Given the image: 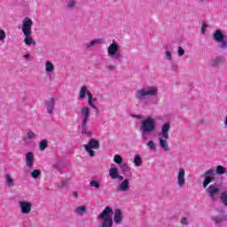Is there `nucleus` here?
Masks as SVG:
<instances>
[{
	"label": "nucleus",
	"instance_id": "obj_5",
	"mask_svg": "<svg viewBox=\"0 0 227 227\" xmlns=\"http://www.w3.org/2000/svg\"><path fill=\"white\" fill-rule=\"evenodd\" d=\"M158 90L156 87L150 86L147 88V90L145 89L138 90L136 92V97L138 100H145V97H155L157 95Z\"/></svg>",
	"mask_w": 227,
	"mask_h": 227
},
{
	"label": "nucleus",
	"instance_id": "obj_12",
	"mask_svg": "<svg viewBox=\"0 0 227 227\" xmlns=\"http://www.w3.org/2000/svg\"><path fill=\"white\" fill-rule=\"evenodd\" d=\"M185 184V169L181 168L177 174V185H179V187H184Z\"/></svg>",
	"mask_w": 227,
	"mask_h": 227
},
{
	"label": "nucleus",
	"instance_id": "obj_6",
	"mask_svg": "<svg viewBox=\"0 0 227 227\" xmlns=\"http://www.w3.org/2000/svg\"><path fill=\"white\" fill-rule=\"evenodd\" d=\"M84 148L86 152H88L90 157H95V151L93 150H98V148H100V144L98 140L91 138L89 140L88 145H84Z\"/></svg>",
	"mask_w": 227,
	"mask_h": 227
},
{
	"label": "nucleus",
	"instance_id": "obj_51",
	"mask_svg": "<svg viewBox=\"0 0 227 227\" xmlns=\"http://www.w3.org/2000/svg\"><path fill=\"white\" fill-rule=\"evenodd\" d=\"M93 102H97V98H92V103H93Z\"/></svg>",
	"mask_w": 227,
	"mask_h": 227
},
{
	"label": "nucleus",
	"instance_id": "obj_53",
	"mask_svg": "<svg viewBox=\"0 0 227 227\" xmlns=\"http://www.w3.org/2000/svg\"><path fill=\"white\" fill-rule=\"evenodd\" d=\"M200 1H202V2H203V1H205V0H200Z\"/></svg>",
	"mask_w": 227,
	"mask_h": 227
},
{
	"label": "nucleus",
	"instance_id": "obj_31",
	"mask_svg": "<svg viewBox=\"0 0 227 227\" xmlns=\"http://www.w3.org/2000/svg\"><path fill=\"white\" fill-rule=\"evenodd\" d=\"M90 187H95V189H98L100 187V182H98L97 180H92L90 183Z\"/></svg>",
	"mask_w": 227,
	"mask_h": 227
},
{
	"label": "nucleus",
	"instance_id": "obj_13",
	"mask_svg": "<svg viewBox=\"0 0 227 227\" xmlns=\"http://www.w3.org/2000/svg\"><path fill=\"white\" fill-rule=\"evenodd\" d=\"M25 160L27 168L31 169L33 164L35 163V154L32 152L27 153L25 155Z\"/></svg>",
	"mask_w": 227,
	"mask_h": 227
},
{
	"label": "nucleus",
	"instance_id": "obj_26",
	"mask_svg": "<svg viewBox=\"0 0 227 227\" xmlns=\"http://www.w3.org/2000/svg\"><path fill=\"white\" fill-rule=\"evenodd\" d=\"M220 200L222 201V203L227 207V191L222 192Z\"/></svg>",
	"mask_w": 227,
	"mask_h": 227
},
{
	"label": "nucleus",
	"instance_id": "obj_48",
	"mask_svg": "<svg viewBox=\"0 0 227 227\" xmlns=\"http://www.w3.org/2000/svg\"><path fill=\"white\" fill-rule=\"evenodd\" d=\"M24 58H25L26 59H28V58H31V55L26 54V55L24 56Z\"/></svg>",
	"mask_w": 227,
	"mask_h": 227
},
{
	"label": "nucleus",
	"instance_id": "obj_46",
	"mask_svg": "<svg viewBox=\"0 0 227 227\" xmlns=\"http://www.w3.org/2000/svg\"><path fill=\"white\" fill-rule=\"evenodd\" d=\"M82 134H87V132H86V126L85 127H82Z\"/></svg>",
	"mask_w": 227,
	"mask_h": 227
},
{
	"label": "nucleus",
	"instance_id": "obj_21",
	"mask_svg": "<svg viewBox=\"0 0 227 227\" xmlns=\"http://www.w3.org/2000/svg\"><path fill=\"white\" fill-rule=\"evenodd\" d=\"M74 214L77 215H82L83 214H86V206L77 207L74 210Z\"/></svg>",
	"mask_w": 227,
	"mask_h": 227
},
{
	"label": "nucleus",
	"instance_id": "obj_7",
	"mask_svg": "<svg viewBox=\"0 0 227 227\" xmlns=\"http://www.w3.org/2000/svg\"><path fill=\"white\" fill-rule=\"evenodd\" d=\"M204 176L205 179L202 185L204 189H207V187H208V184L215 180V170L212 168L208 169L204 173Z\"/></svg>",
	"mask_w": 227,
	"mask_h": 227
},
{
	"label": "nucleus",
	"instance_id": "obj_18",
	"mask_svg": "<svg viewBox=\"0 0 227 227\" xmlns=\"http://www.w3.org/2000/svg\"><path fill=\"white\" fill-rule=\"evenodd\" d=\"M214 40H215V42H223V40H224V35H223V32L221 30H215L214 35Z\"/></svg>",
	"mask_w": 227,
	"mask_h": 227
},
{
	"label": "nucleus",
	"instance_id": "obj_43",
	"mask_svg": "<svg viewBox=\"0 0 227 227\" xmlns=\"http://www.w3.org/2000/svg\"><path fill=\"white\" fill-rule=\"evenodd\" d=\"M166 58H167V59H171V52L169 51H166Z\"/></svg>",
	"mask_w": 227,
	"mask_h": 227
},
{
	"label": "nucleus",
	"instance_id": "obj_9",
	"mask_svg": "<svg viewBox=\"0 0 227 227\" xmlns=\"http://www.w3.org/2000/svg\"><path fill=\"white\" fill-rule=\"evenodd\" d=\"M206 192H207L213 201H215V196L221 192V188L217 185L211 184L206 189Z\"/></svg>",
	"mask_w": 227,
	"mask_h": 227
},
{
	"label": "nucleus",
	"instance_id": "obj_35",
	"mask_svg": "<svg viewBox=\"0 0 227 227\" xmlns=\"http://www.w3.org/2000/svg\"><path fill=\"white\" fill-rule=\"evenodd\" d=\"M119 166H121V169L122 173H125L127 171V169H129V166H127V163H121Z\"/></svg>",
	"mask_w": 227,
	"mask_h": 227
},
{
	"label": "nucleus",
	"instance_id": "obj_30",
	"mask_svg": "<svg viewBox=\"0 0 227 227\" xmlns=\"http://www.w3.org/2000/svg\"><path fill=\"white\" fill-rule=\"evenodd\" d=\"M114 162H115V164H119V166L123 163V158H121V156L120 155H115L114 158Z\"/></svg>",
	"mask_w": 227,
	"mask_h": 227
},
{
	"label": "nucleus",
	"instance_id": "obj_37",
	"mask_svg": "<svg viewBox=\"0 0 227 227\" xmlns=\"http://www.w3.org/2000/svg\"><path fill=\"white\" fill-rule=\"evenodd\" d=\"M218 43H221L220 44L221 49H226V47H227V42L226 41L223 40L222 42H218Z\"/></svg>",
	"mask_w": 227,
	"mask_h": 227
},
{
	"label": "nucleus",
	"instance_id": "obj_47",
	"mask_svg": "<svg viewBox=\"0 0 227 227\" xmlns=\"http://www.w3.org/2000/svg\"><path fill=\"white\" fill-rule=\"evenodd\" d=\"M205 27H207V25L203 24V25H202V33H203V34L205 33Z\"/></svg>",
	"mask_w": 227,
	"mask_h": 227
},
{
	"label": "nucleus",
	"instance_id": "obj_50",
	"mask_svg": "<svg viewBox=\"0 0 227 227\" xmlns=\"http://www.w3.org/2000/svg\"><path fill=\"white\" fill-rule=\"evenodd\" d=\"M86 134H87L88 137H91V131H89Z\"/></svg>",
	"mask_w": 227,
	"mask_h": 227
},
{
	"label": "nucleus",
	"instance_id": "obj_4",
	"mask_svg": "<svg viewBox=\"0 0 227 227\" xmlns=\"http://www.w3.org/2000/svg\"><path fill=\"white\" fill-rule=\"evenodd\" d=\"M113 214V208L106 207L103 212L98 215V219H102L103 222L99 227H113V218L109 217Z\"/></svg>",
	"mask_w": 227,
	"mask_h": 227
},
{
	"label": "nucleus",
	"instance_id": "obj_33",
	"mask_svg": "<svg viewBox=\"0 0 227 227\" xmlns=\"http://www.w3.org/2000/svg\"><path fill=\"white\" fill-rule=\"evenodd\" d=\"M96 43H102V39H97V40L91 41L90 43H89L87 44V47H88V48L93 47V45H96Z\"/></svg>",
	"mask_w": 227,
	"mask_h": 227
},
{
	"label": "nucleus",
	"instance_id": "obj_2",
	"mask_svg": "<svg viewBox=\"0 0 227 227\" xmlns=\"http://www.w3.org/2000/svg\"><path fill=\"white\" fill-rule=\"evenodd\" d=\"M157 129L155 119L151 116L146 117L142 121L140 126V132L142 134H152Z\"/></svg>",
	"mask_w": 227,
	"mask_h": 227
},
{
	"label": "nucleus",
	"instance_id": "obj_23",
	"mask_svg": "<svg viewBox=\"0 0 227 227\" xmlns=\"http://www.w3.org/2000/svg\"><path fill=\"white\" fill-rule=\"evenodd\" d=\"M88 87L83 85L80 90V98H86V93H88Z\"/></svg>",
	"mask_w": 227,
	"mask_h": 227
},
{
	"label": "nucleus",
	"instance_id": "obj_15",
	"mask_svg": "<svg viewBox=\"0 0 227 227\" xmlns=\"http://www.w3.org/2000/svg\"><path fill=\"white\" fill-rule=\"evenodd\" d=\"M121 221H123V213L121 212V209H115L114 222L115 224H121Z\"/></svg>",
	"mask_w": 227,
	"mask_h": 227
},
{
	"label": "nucleus",
	"instance_id": "obj_36",
	"mask_svg": "<svg viewBox=\"0 0 227 227\" xmlns=\"http://www.w3.org/2000/svg\"><path fill=\"white\" fill-rule=\"evenodd\" d=\"M74 6H75V0H69L67 8H74Z\"/></svg>",
	"mask_w": 227,
	"mask_h": 227
},
{
	"label": "nucleus",
	"instance_id": "obj_32",
	"mask_svg": "<svg viewBox=\"0 0 227 227\" xmlns=\"http://www.w3.org/2000/svg\"><path fill=\"white\" fill-rule=\"evenodd\" d=\"M224 217H226V216H220V217L213 218L212 221L215 223V224H221V223H223V221H224Z\"/></svg>",
	"mask_w": 227,
	"mask_h": 227
},
{
	"label": "nucleus",
	"instance_id": "obj_34",
	"mask_svg": "<svg viewBox=\"0 0 227 227\" xmlns=\"http://www.w3.org/2000/svg\"><path fill=\"white\" fill-rule=\"evenodd\" d=\"M147 146H149L150 150H155L157 148V146L155 145V143L152 140H150L147 143Z\"/></svg>",
	"mask_w": 227,
	"mask_h": 227
},
{
	"label": "nucleus",
	"instance_id": "obj_29",
	"mask_svg": "<svg viewBox=\"0 0 227 227\" xmlns=\"http://www.w3.org/2000/svg\"><path fill=\"white\" fill-rule=\"evenodd\" d=\"M40 175H42V170H40V169H35L31 173L32 178H35V179L38 178V176H40Z\"/></svg>",
	"mask_w": 227,
	"mask_h": 227
},
{
	"label": "nucleus",
	"instance_id": "obj_42",
	"mask_svg": "<svg viewBox=\"0 0 227 227\" xmlns=\"http://www.w3.org/2000/svg\"><path fill=\"white\" fill-rule=\"evenodd\" d=\"M107 70H110V71L116 70V66L109 65L107 66Z\"/></svg>",
	"mask_w": 227,
	"mask_h": 227
},
{
	"label": "nucleus",
	"instance_id": "obj_22",
	"mask_svg": "<svg viewBox=\"0 0 227 227\" xmlns=\"http://www.w3.org/2000/svg\"><path fill=\"white\" fill-rule=\"evenodd\" d=\"M47 146H49V141L47 139H43L39 144V149L43 152Z\"/></svg>",
	"mask_w": 227,
	"mask_h": 227
},
{
	"label": "nucleus",
	"instance_id": "obj_25",
	"mask_svg": "<svg viewBox=\"0 0 227 227\" xmlns=\"http://www.w3.org/2000/svg\"><path fill=\"white\" fill-rule=\"evenodd\" d=\"M45 70L46 72H54V65L51 61H47L45 63Z\"/></svg>",
	"mask_w": 227,
	"mask_h": 227
},
{
	"label": "nucleus",
	"instance_id": "obj_44",
	"mask_svg": "<svg viewBox=\"0 0 227 227\" xmlns=\"http://www.w3.org/2000/svg\"><path fill=\"white\" fill-rule=\"evenodd\" d=\"M116 180H120V181L123 180V176H120V174H119V175L117 176Z\"/></svg>",
	"mask_w": 227,
	"mask_h": 227
},
{
	"label": "nucleus",
	"instance_id": "obj_24",
	"mask_svg": "<svg viewBox=\"0 0 227 227\" xmlns=\"http://www.w3.org/2000/svg\"><path fill=\"white\" fill-rule=\"evenodd\" d=\"M134 164L137 167H139V166L143 165V160H141V156L135 155V157H134Z\"/></svg>",
	"mask_w": 227,
	"mask_h": 227
},
{
	"label": "nucleus",
	"instance_id": "obj_39",
	"mask_svg": "<svg viewBox=\"0 0 227 227\" xmlns=\"http://www.w3.org/2000/svg\"><path fill=\"white\" fill-rule=\"evenodd\" d=\"M177 54H178L179 56H184V54H185V51L184 50V48L179 47V48H178Z\"/></svg>",
	"mask_w": 227,
	"mask_h": 227
},
{
	"label": "nucleus",
	"instance_id": "obj_10",
	"mask_svg": "<svg viewBox=\"0 0 227 227\" xmlns=\"http://www.w3.org/2000/svg\"><path fill=\"white\" fill-rule=\"evenodd\" d=\"M81 114H82V127H86V123H88V120H90V108L89 107H83L81 110Z\"/></svg>",
	"mask_w": 227,
	"mask_h": 227
},
{
	"label": "nucleus",
	"instance_id": "obj_28",
	"mask_svg": "<svg viewBox=\"0 0 227 227\" xmlns=\"http://www.w3.org/2000/svg\"><path fill=\"white\" fill-rule=\"evenodd\" d=\"M224 62V59L219 57L216 59L212 61V66L213 67H217V65H221V63Z\"/></svg>",
	"mask_w": 227,
	"mask_h": 227
},
{
	"label": "nucleus",
	"instance_id": "obj_27",
	"mask_svg": "<svg viewBox=\"0 0 227 227\" xmlns=\"http://www.w3.org/2000/svg\"><path fill=\"white\" fill-rule=\"evenodd\" d=\"M216 174L217 175H224V173H226V168L221 166V165H218L216 167Z\"/></svg>",
	"mask_w": 227,
	"mask_h": 227
},
{
	"label": "nucleus",
	"instance_id": "obj_14",
	"mask_svg": "<svg viewBox=\"0 0 227 227\" xmlns=\"http://www.w3.org/2000/svg\"><path fill=\"white\" fill-rule=\"evenodd\" d=\"M45 106L47 109L48 114H52V111H54V106H56V100L54 98H51L47 101H45Z\"/></svg>",
	"mask_w": 227,
	"mask_h": 227
},
{
	"label": "nucleus",
	"instance_id": "obj_8",
	"mask_svg": "<svg viewBox=\"0 0 227 227\" xmlns=\"http://www.w3.org/2000/svg\"><path fill=\"white\" fill-rule=\"evenodd\" d=\"M107 52L108 56L111 58H114V59L121 61V55L118 53V44L116 43H113L108 46Z\"/></svg>",
	"mask_w": 227,
	"mask_h": 227
},
{
	"label": "nucleus",
	"instance_id": "obj_3",
	"mask_svg": "<svg viewBox=\"0 0 227 227\" xmlns=\"http://www.w3.org/2000/svg\"><path fill=\"white\" fill-rule=\"evenodd\" d=\"M171 129V125L169 123H165L161 127V137H160V146L164 150V152H169V145H168V141L164 139H169V129Z\"/></svg>",
	"mask_w": 227,
	"mask_h": 227
},
{
	"label": "nucleus",
	"instance_id": "obj_1",
	"mask_svg": "<svg viewBox=\"0 0 227 227\" xmlns=\"http://www.w3.org/2000/svg\"><path fill=\"white\" fill-rule=\"evenodd\" d=\"M33 27V20L29 18H25L23 20L22 25V33L25 36L24 43L26 45H36V42L33 41V37L31 36L32 32L31 28Z\"/></svg>",
	"mask_w": 227,
	"mask_h": 227
},
{
	"label": "nucleus",
	"instance_id": "obj_11",
	"mask_svg": "<svg viewBox=\"0 0 227 227\" xmlns=\"http://www.w3.org/2000/svg\"><path fill=\"white\" fill-rule=\"evenodd\" d=\"M33 205L29 201H20V208L22 214L27 215L31 213Z\"/></svg>",
	"mask_w": 227,
	"mask_h": 227
},
{
	"label": "nucleus",
	"instance_id": "obj_19",
	"mask_svg": "<svg viewBox=\"0 0 227 227\" xmlns=\"http://www.w3.org/2000/svg\"><path fill=\"white\" fill-rule=\"evenodd\" d=\"M109 175H110V178H112V180H116V178H118V176L120 175L118 173V168H111L109 169Z\"/></svg>",
	"mask_w": 227,
	"mask_h": 227
},
{
	"label": "nucleus",
	"instance_id": "obj_52",
	"mask_svg": "<svg viewBox=\"0 0 227 227\" xmlns=\"http://www.w3.org/2000/svg\"><path fill=\"white\" fill-rule=\"evenodd\" d=\"M74 196H75V198H77V192H74Z\"/></svg>",
	"mask_w": 227,
	"mask_h": 227
},
{
	"label": "nucleus",
	"instance_id": "obj_16",
	"mask_svg": "<svg viewBox=\"0 0 227 227\" xmlns=\"http://www.w3.org/2000/svg\"><path fill=\"white\" fill-rule=\"evenodd\" d=\"M129 187H130V182L126 178L118 186V191L121 192H126V191H129Z\"/></svg>",
	"mask_w": 227,
	"mask_h": 227
},
{
	"label": "nucleus",
	"instance_id": "obj_49",
	"mask_svg": "<svg viewBox=\"0 0 227 227\" xmlns=\"http://www.w3.org/2000/svg\"><path fill=\"white\" fill-rule=\"evenodd\" d=\"M133 118H137L139 120L141 119V115H133Z\"/></svg>",
	"mask_w": 227,
	"mask_h": 227
},
{
	"label": "nucleus",
	"instance_id": "obj_17",
	"mask_svg": "<svg viewBox=\"0 0 227 227\" xmlns=\"http://www.w3.org/2000/svg\"><path fill=\"white\" fill-rule=\"evenodd\" d=\"M87 95L89 97V100H88L89 106H90V107H92V109H95L96 114H98L99 110L97 107V106H95V104H93V94H91V91L88 90Z\"/></svg>",
	"mask_w": 227,
	"mask_h": 227
},
{
	"label": "nucleus",
	"instance_id": "obj_45",
	"mask_svg": "<svg viewBox=\"0 0 227 227\" xmlns=\"http://www.w3.org/2000/svg\"><path fill=\"white\" fill-rule=\"evenodd\" d=\"M52 168L53 169H59V165L55 164V165L52 166Z\"/></svg>",
	"mask_w": 227,
	"mask_h": 227
},
{
	"label": "nucleus",
	"instance_id": "obj_40",
	"mask_svg": "<svg viewBox=\"0 0 227 227\" xmlns=\"http://www.w3.org/2000/svg\"><path fill=\"white\" fill-rule=\"evenodd\" d=\"M6 38V33L4 30H0V40H4Z\"/></svg>",
	"mask_w": 227,
	"mask_h": 227
},
{
	"label": "nucleus",
	"instance_id": "obj_41",
	"mask_svg": "<svg viewBox=\"0 0 227 227\" xmlns=\"http://www.w3.org/2000/svg\"><path fill=\"white\" fill-rule=\"evenodd\" d=\"M181 224H183V225L189 224V222H187V218L186 217H184V218L181 219Z\"/></svg>",
	"mask_w": 227,
	"mask_h": 227
},
{
	"label": "nucleus",
	"instance_id": "obj_38",
	"mask_svg": "<svg viewBox=\"0 0 227 227\" xmlns=\"http://www.w3.org/2000/svg\"><path fill=\"white\" fill-rule=\"evenodd\" d=\"M36 137V135L35 133H33V131H28L27 133V139H33Z\"/></svg>",
	"mask_w": 227,
	"mask_h": 227
},
{
	"label": "nucleus",
	"instance_id": "obj_20",
	"mask_svg": "<svg viewBox=\"0 0 227 227\" xmlns=\"http://www.w3.org/2000/svg\"><path fill=\"white\" fill-rule=\"evenodd\" d=\"M5 184L8 185V187H13V185H15L13 178H12L10 174L5 175Z\"/></svg>",
	"mask_w": 227,
	"mask_h": 227
}]
</instances>
